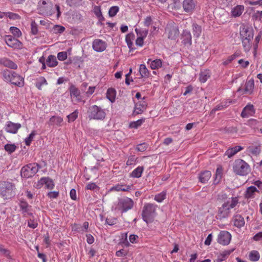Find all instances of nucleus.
I'll return each instance as SVG.
<instances>
[{"instance_id": "338daca9", "label": "nucleus", "mask_w": 262, "mask_h": 262, "mask_svg": "<svg viewBox=\"0 0 262 262\" xmlns=\"http://www.w3.org/2000/svg\"><path fill=\"white\" fill-rule=\"evenodd\" d=\"M253 239L254 241L258 242L262 240V231L256 233L253 237Z\"/></svg>"}, {"instance_id": "5701e85b", "label": "nucleus", "mask_w": 262, "mask_h": 262, "mask_svg": "<svg viewBox=\"0 0 262 262\" xmlns=\"http://www.w3.org/2000/svg\"><path fill=\"white\" fill-rule=\"evenodd\" d=\"M0 64L13 70L17 68V66L15 63L6 58H0Z\"/></svg>"}, {"instance_id": "39448f33", "label": "nucleus", "mask_w": 262, "mask_h": 262, "mask_svg": "<svg viewBox=\"0 0 262 262\" xmlns=\"http://www.w3.org/2000/svg\"><path fill=\"white\" fill-rule=\"evenodd\" d=\"M233 171L239 176H246L251 171L249 165L242 159L236 160L233 165Z\"/></svg>"}, {"instance_id": "72a5a7b5", "label": "nucleus", "mask_w": 262, "mask_h": 262, "mask_svg": "<svg viewBox=\"0 0 262 262\" xmlns=\"http://www.w3.org/2000/svg\"><path fill=\"white\" fill-rule=\"evenodd\" d=\"M131 186L129 185H126L123 184H117L112 187L111 190H115L116 191H127L130 189Z\"/></svg>"}, {"instance_id": "9b49d317", "label": "nucleus", "mask_w": 262, "mask_h": 262, "mask_svg": "<svg viewBox=\"0 0 262 262\" xmlns=\"http://www.w3.org/2000/svg\"><path fill=\"white\" fill-rule=\"evenodd\" d=\"M52 6L51 3L46 0H41L38 3L39 11L42 14H50Z\"/></svg>"}, {"instance_id": "bf43d9fd", "label": "nucleus", "mask_w": 262, "mask_h": 262, "mask_svg": "<svg viewBox=\"0 0 262 262\" xmlns=\"http://www.w3.org/2000/svg\"><path fill=\"white\" fill-rule=\"evenodd\" d=\"M57 58L60 61H63L67 58V53L66 52H60L57 54Z\"/></svg>"}, {"instance_id": "f03ea898", "label": "nucleus", "mask_w": 262, "mask_h": 262, "mask_svg": "<svg viewBox=\"0 0 262 262\" xmlns=\"http://www.w3.org/2000/svg\"><path fill=\"white\" fill-rule=\"evenodd\" d=\"M5 81L10 82L18 87L24 85V79L21 76L13 71L5 70L2 72Z\"/></svg>"}, {"instance_id": "c03bdc74", "label": "nucleus", "mask_w": 262, "mask_h": 262, "mask_svg": "<svg viewBox=\"0 0 262 262\" xmlns=\"http://www.w3.org/2000/svg\"><path fill=\"white\" fill-rule=\"evenodd\" d=\"M79 112L78 110L74 111L71 114L67 116L68 122H72L74 121L78 117Z\"/></svg>"}, {"instance_id": "412c9836", "label": "nucleus", "mask_w": 262, "mask_h": 262, "mask_svg": "<svg viewBox=\"0 0 262 262\" xmlns=\"http://www.w3.org/2000/svg\"><path fill=\"white\" fill-rule=\"evenodd\" d=\"M69 91L71 97L75 99L76 101L79 102L81 100L79 90L74 85L71 84L69 88Z\"/></svg>"}, {"instance_id": "09e8293b", "label": "nucleus", "mask_w": 262, "mask_h": 262, "mask_svg": "<svg viewBox=\"0 0 262 262\" xmlns=\"http://www.w3.org/2000/svg\"><path fill=\"white\" fill-rule=\"evenodd\" d=\"M16 147L14 144H7L5 145V149L9 154L14 152Z\"/></svg>"}, {"instance_id": "bb28decb", "label": "nucleus", "mask_w": 262, "mask_h": 262, "mask_svg": "<svg viewBox=\"0 0 262 262\" xmlns=\"http://www.w3.org/2000/svg\"><path fill=\"white\" fill-rule=\"evenodd\" d=\"M244 10V6L243 5H237L231 9V15L234 17H238L242 15Z\"/></svg>"}, {"instance_id": "8fccbe9b", "label": "nucleus", "mask_w": 262, "mask_h": 262, "mask_svg": "<svg viewBox=\"0 0 262 262\" xmlns=\"http://www.w3.org/2000/svg\"><path fill=\"white\" fill-rule=\"evenodd\" d=\"M134 35L133 34H128L126 36L125 41L129 48H131L133 45V40L134 39Z\"/></svg>"}, {"instance_id": "f257e3e1", "label": "nucleus", "mask_w": 262, "mask_h": 262, "mask_svg": "<svg viewBox=\"0 0 262 262\" xmlns=\"http://www.w3.org/2000/svg\"><path fill=\"white\" fill-rule=\"evenodd\" d=\"M238 203V199L237 197L231 198L225 202L222 206L219 208L217 219L222 220L228 217L230 214L231 209L233 208Z\"/></svg>"}, {"instance_id": "cd10ccee", "label": "nucleus", "mask_w": 262, "mask_h": 262, "mask_svg": "<svg viewBox=\"0 0 262 262\" xmlns=\"http://www.w3.org/2000/svg\"><path fill=\"white\" fill-rule=\"evenodd\" d=\"M233 221L234 225L237 228H241L245 225L244 217L239 214H236L233 216Z\"/></svg>"}, {"instance_id": "774afa93", "label": "nucleus", "mask_w": 262, "mask_h": 262, "mask_svg": "<svg viewBox=\"0 0 262 262\" xmlns=\"http://www.w3.org/2000/svg\"><path fill=\"white\" fill-rule=\"evenodd\" d=\"M127 255V252L123 249L117 251L116 255L118 257L125 256Z\"/></svg>"}, {"instance_id": "4c0bfd02", "label": "nucleus", "mask_w": 262, "mask_h": 262, "mask_svg": "<svg viewBox=\"0 0 262 262\" xmlns=\"http://www.w3.org/2000/svg\"><path fill=\"white\" fill-rule=\"evenodd\" d=\"M260 257L259 253L256 250L251 251L249 254V258L253 261H257Z\"/></svg>"}, {"instance_id": "052dcab7", "label": "nucleus", "mask_w": 262, "mask_h": 262, "mask_svg": "<svg viewBox=\"0 0 262 262\" xmlns=\"http://www.w3.org/2000/svg\"><path fill=\"white\" fill-rule=\"evenodd\" d=\"M7 17L12 20H16L20 18L18 14L12 12H8Z\"/></svg>"}, {"instance_id": "7ed1b4c3", "label": "nucleus", "mask_w": 262, "mask_h": 262, "mask_svg": "<svg viewBox=\"0 0 262 262\" xmlns=\"http://www.w3.org/2000/svg\"><path fill=\"white\" fill-rule=\"evenodd\" d=\"M15 185L9 182H3L0 183V196L4 199H9L15 196Z\"/></svg>"}, {"instance_id": "58836bf2", "label": "nucleus", "mask_w": 262, "mask_h": 262, "mask_svg": "<svg viewBox=\"0 0 262 262\" xmlns=\"http://www.w3.org/2000/svg\"><path fill=\"white\" fill-rule=\"evenodd\" d=\"M166 192L163 191L155 195L154 200L158 203H161L166 199Z\"/></svg>"}, {"instance_id": "49530a36", "label": "nucleus", "mask_w": 262, "mask_h": 262, "mask_svg": "<svg viewBox=\"0 0 262 262\" xmlns=\"http://www.w3.org/2000/svg\"><path fill=\"white\" fill-rule=\"evenodd\" d=\"M36 135V132L34 130L32 131L31 134L29 135L28 137H27L25 140V144L27 146H29L34 138L35 136Z\"/></svg>"}, {"instance_id": "9d476101", "label": "nucleus", "mask_w": 262, "mask_h": 262, "mask_svg": "<svg viewBox=\"0 0 262 262\" xmlns=\"http://www.w3.org/2000/svg\"><path fill=\"white\" fill-rule=\"evenodd\" d=\"M239 34L241 39H253V29L248 25H242L239 28Z\"/></svg>"}, {"instance_id": "603ef678", "label": "nucleus", "mask_w": 262, "mask_h": 262, "mask_svg": "<svg viewBox=\"0 0 262 262\" xmlns=\"http://www.w3.org/2000/svg\"><path fill=\"white\" fill-rule=\"evenodd\" d=\"M10 31L13 35L17 37H18L21 35V32L20 30L15 27H11L10 28Z\"/></svg>"}, {"instance_id": "0eeeda50", "label": "nucleus", "mask_w": 262, "mask_h": 262, "mask_svg": "<svg viewBox=\"0 0 262 262\" xmlns=\"http://www.w3.org/2000/svg\"><path fill=\"white\" fill-rule=\"evenodd\" d=\"M88 114L90 119L103 120L106 116L105 110L96 105L89 107Z\"/></svg>"}, {"instance_id": "a211bd4d", "label": "nucleus", "mask_w": 262, "mask_h": 262, "mask_svg": "<svg viewBox=\"0 0 262 262\" xmlns=\"http://www.w3.org/2000/svg\"><path fill=\"white\" fill-rule=\"evenodd\" d=\"M135 31L138 35H140V36L138 37L136 40V44L137 46L142 47L143 45L144 39L146 37L148 32V30H145L141 31L140 30L136 29Z\"/></svg>"}, {"instance_id": "a19ab883", "label": "nucleus", "mask_w": 262, "mask_h": 262, "mask_svg": "<svg viewBox=\"0 0 262 262\" xmlns=\"http://www.w3.org/2000/svg\"><path fill=\"white\" fill-rule=\"evenodd\" d=\"M248 151L251 154L257 155L260 151V148L259 146L252 145L248 147Z\"/></svg>"}, {"instance_id": "aec40b11", "label": "nucleus", "mask_w": 262, "mask_h": 262, "mask_svg": "<svg viewBox=\"0 0 262 262\" xmlns=\"http://www.w3.org/2000/svg\"><path fill=\"white\" fill-rule=\"evenodd\" d=\"M255 110L253 105L252 104H248L243 110L241 116L243 118H248L253 116Z\"/></svg>"}, {"instance_id": "680f3d73", "label": "nucleus", "mask_w": 262, "mask_h": 262, "mask_svg": "<svg viewBox=\"0 0 262 262\" xmlns=\"http://www.w3.org/2000/svg\"><path fill=\"white\" fill-rule=\"evenodd\" d=\"M59 195V191H51L48 193L47 196L51 199H56Z\"/></svg>"}, {"instance_id": "0e129e2a", "label": "nucleus", "mask_w": 262, "mask_h": 262, "mask_svg": "<svg viewBox=\"0 0 262 262\" xmlns=\"http://www.w3.org/2000/svg\"><path fill=\"white\" fill-rule=\"evenodd\" d=\"M152 22V19L150 16H147L144 21V25L145 26L149 27L151 25Z\"/></svg>"}, {"instance_id": "ddd939ff", "label": "nucleus", "mask_w": 262, "mask_h": 262, "mask_svg": "<svg viewBox=\"0 0 262 262\" xmlns=\"http://www.w3.org/2000/svg\"><path fill=\"white\" fill-rule=\"evenodd\" d=\"M106 47V42L100 39H95L92 43L93 49L97 52H101L104 51Z\"/></svg>"}, {"instance_id": "2f4dec72", "label": "nucleus", "mask_w": 262, "mask_h": 262, "mask_svg": "<svg viewBox=\"0 0 262 262\" xmlns=\"http://www.w3.org/2000/svg\"><path fill=\"white\" fill-rule=\"evenodd\" d=\"M143 170L144 167L143 166H138L130 173V177L134 178H140Z\"/></svg>"}, {"instance_id": "393cba45", "label": "nucleus", "mask_w": 262, "mask_h": 262, "mask_svg": "<svg viewBox=\"0 0 262 262\" xmlns=\"http://www.w3.org/2000/svg\"><path fill=\"white\" fill-rule=\"evenodd\" d=\"M258 192V190L255 186H250L247 188L245 196L247 199L254 198L256 195V193Z\"/></svg>"}, {"instance_id": "f3484780", "label": "nucleus", "mask_w": 262, "mask_h": 262, "mask_svg": "<svg viewBox=\"0 0 262 262\" xmlns=\"http://www.w3.org/2000/svg\"><path fill=\"white\" fill-rule=\"evenodd\" d=\"M21 126L20 123H15L11 121H8L6 124L5 129L8 133L16 134Z\"/></svg>"}, {"instance_id": "e2e57ef3", "label": "nucleus", "mask_w": 262, "mask_h": 262, "mask_svg": "<svg viewBox=\"0 0 262 262\" xmlns=\"http://www.w3.org/2000/svg\"><path fill=\"white\" fill-rule=\"evenodd\" d=\"M147 148V145L146 143H143L138 145L136 149L140 151H144Z\"/></svg>"}, {"instance_id": "6ab92c4d", "label": "nucleus", "mask_w": 262, "mask_h": 262, "mask_svg": "<svg viewBox=\"0 0 262 262\" xmlns=\"http://www.w3.org/2000/svg\"><path fill=\"white\" fill-rule=\"evenodd\" d=\"M146 102L143 100L136 103L134 111V115H139L142 114L146 108Z\"/></svg>"}, {"instance_id": "c756f323", "label": "nucleus", "mask_w": 262, "mask_h": 262, "mask_svg": "<svg viewBox=\"0 0 262 262\" xmlns=\"http://www.w3.org/2000/svg\"><path fill=\"white\" fill-rule=\"evenodd\" d=\"M58 62L57 60L56 56L53 55H49L46 60L47 65L50 68H54L56 67L58 65Z\"/></svg>"}, {"instance_id": "79ce46f5", "label": "nucleus", "mask_w": 262, "mask_h": 262, "mask_svg": "<svg viewBox=\"0 0 262 262\" xmlns=\"http://www.w3.org/2000/svg\"><path fill=\"white\" fill-rule=\"evenodd\" d=\"M19 207L21 209V211L23 213H26L29 210V205L28 203L25 201H20L19 204Z\"/></svg>"}, {"instance_id": "13d9d810", "label": "nucleus", "mask_w": 262, "mask_h": 262, "mask_svg": "<svg viewBox=\"0 0 262 262\" xmlns=\"http://www.w3.org/2000/svg\"><path fill=\"white\" fill-rule=\"evenodd\" d=\"M0 252L7 257H10V252L9 250L5 249L2 245L0 246Z\"/></svg>"}, {"instance_id": "e433bc0d", "label": "nucleus", "mask_w": 262, "mask_h": 262, "mask_svg": "<svg viewBox=\"0 0 262 262\" xmlns=\"http://www.w3.org/2000/svg\"><path fill=\"white\" fill-rule=\"evenodd\" d=\"M252 39H242V45L244 48V51L246 52H249L251 48V41Z\"/></svg>"}, {"instance_id": "423d86ee", "label": "nucleus", "mask_w": 262, "mask_h": 262, "mask_svg": "<svg viewBox=\"0 0 262 262\" xmlns=\"http://www.w3.org/2000/svg\"><path fill=\"white\" fill-rule=\"evenodd\" d=\"M40 168V166L36 163L28 164L21 168V176L26 179L32 177L37 172Z\"/></svg>"}, {"instance_id": "f704fd0d", "label": "nucleus", "mask_w": 262, "mask_h": 262, "mask_svg": "<svg viewBox=\"0 0 262 262\" xmlns=\"http://www.w3.org/2000/svg\"><path fill=\"white\" fill-rule=\"evenodd\" d=\"M139 72L142 77H148L150 74L149 70L144 64H140Z\"/></svg>"}, {"instance_id": "f8f14e48", "label": "nucleus", "mask_w": 262, "mask_h": 262, "mask_svg": "<svg viewBox=\"0 0 262 262\" xmlns=\"http://www.w3.org/2000/svg\"><path fill=\"white\" fill-rule=\"evenodd\" d=\"M231 239V234L226 231H222L218 235L217 242L223 245H228Z\"/></svg>"}, {"instance_id": "de8ad7c7", "label": "nucleus", "mask_w": 262, "mask_h": 262, "mask_svg": "<svg viewBox=\"0 0 262 262\" xmlns=\"http://www.w3.org/2000/svg\"><path fill=\"white\" fill-rule=\"evenodd\" d=\"M119 11L118 6H115L111 7L108 10V15L110 17L115 16Z\"/></svg>"}, {"instance_id": "4468645a", "label": "nucleus", "mask_w": 262, "mask_h": 262, "mask_svg": "<svg viewBox=\"0 0 262 262\" xmlns=\"http://www.w3.org/2000/svg\"><path fill=\"white\" fill-rule=\"evenodd\" d=\"M43 185H45L46 188L49 189H53L55 186L53 181L48 177H43L41 178L37 184V187L40 188Z\"/></svg>"}, {"instance_id": "473e14b6", "label": "nucleus", "mask_w": 262, "mask_h": 262, "mask_svg": "<svg viewBox=\"0 0 262 262\" xmlns=\"http://www.w3.org/2000/svg\"><path fill=\"white\" fill-rule=\"evenodd\" d=\"M211 176V173L210 171H204L200 174V181L202 183H205L210 179Z\"/></svg>"}, {"instance_id": "1a4fd4ad", "label": "nucleus", "mask_w": 262, "mask_h": 262, "mask_svg": "<svg viewBox=\"0 0 262 262\" xmlns=\"http://www.w3.org/2000/svg\"><path fill=\"white\" fill-rule=\"evenodd\" d=\"M165 31L168 37L171 39H175L180 33L178 27L173 23L168 24Z\"/></svg>"}, {"instance_id": "6e6d98bb", "label": "nucleus", "mask_w": 262, "mask_h": 262, "mask_svg": "<svg viewBox=\"0 0 262 262\" xmlns=\"http://www.w3.org/2000/svg\"><path fill=\"white\" fill-rule=\"evenodd\" d=\"M65 30V28L60 25H55L53 27L54 32L55 33H61Z\"/></svg>"}, {"instance_id": "5fc2aeb1", "label": "nucleus", "mask_w": 262, "mask_h": 262, "mask_svg": "<svg viewBox=\"0 0 262 262\" xmlns=\"http://www.w3.org/2000/svg\"><path fill=\"white\" fill-rule=\"evenodd\" d=\"M31 33L34 34L36 35L38 33V28H37V25L35 22V21H32L31 23Z\"/></svg>"}, {"instance_id": "c9c22d12", "label": "nucleus", "mask_w": 262, "mask_h": 262, "mask_svg": "<svg viewBox=\"0 0 262 262\" xmlns=\"http://www.w3.org/2000/svg\"><path fill=\"white\" fill-rule=\"evenodd\" d=\"M192 32L193 35L196 38H199L202 32L201 27L197 25L196 24H193L192 25Z\"/></svg>"}, {"instance_id": "dca6fc26", "label": "nucleus", "mask_w": 262, "mask_h": 262, "mask_svg": "<svg viewBox=\"0 0 262 262\" xmlns=\"http://www.w3.org/2000/svg\"><path fill=\"white\" fill-rule=\"evenodd\" d=\"M5 41L8 46L12 48L18 49L21 46V43L20 41L11 35H7L6 36Z\"/></svg>"}, {"instance_id": "a878e982", "label": "nucleus", "mask_w": 262, "mask_h": 262, "mask_svg": "<svg viewBox=\"0 0 262 262\" xmlns=\"http://www.w3.org/2000/svg\"><path fill=\"white\" fill-rule=\"evenodd\" d=\"M182 42L185 45L190 46L192 43L191 35L189 31L184 30L182 33Z\"/></svg>"}, {"instance_id": "69168bd1", "label": "nucleus", "mask_w": 262, "mask_h": 262, "mask_svg": "<svg viewBox=\"0 0 262 262\" xmlns=\"http://www.w3.org/2000/svg\"><path fill=\"white\" fill-rule=\"evenodd\" d=\"M222 176V169L217 168L216 171V174H215V181H217V183H218L220 181V180Z\"/></svg>"}, {"instance_id": "37998d69", "label": "nucleus", "mask_w": 262, "mask_h": 262, "mask_svg": "<svg viewBox=\"0 0 262 262\" xmlns=\"http://www.w3.org/2000/svg\"><path fill=\"white\" fill-rule=\"evenodd\" d=\"M47 84L48 82L46 79L44 77H41L36 83L35 86L38 90H41L42 85H47Z\"/></svg>"}, {"instance_id": "3c124183", "label": "nucleus", "mask_w": 262, "mask_h": 262, "mask_svg": "<svg viewBox=\"0 0 262 262\" xmlns=\"http://www.w3.org/2000/svg\"><path fill=\"white\" fill-rule=\"evenodd\" d=\"M145 119H139L136 121H134L130 123V127L131 128H137L138 127L140 126L141 124L144 122Z\"/></svg>"}, {"instance_id": "4be33fe9", "label": "nucleus", "mask_w": 262, "mask_h": 262, "mask_svg": "<svg viewBox=\"0 0 262 262\" xmlns=\"http://www.w3.org/2000/svg\"><path fill=\"white\" fill-rule=\"evenodd\" d=\"M195 3L193 0H184L183 8L186 12H192L195 8Z\"/></svg>"}, {"instance_id": "ea45409f", "label": "nucleus", "mask_w": 262, "mask_h": 262, "mask_svg": "<svg viewBox=\"0 0 262 262\" xmlns=\"http://www.w3.org/2000/svg\"><path fill=\"white\" fill-rule=\"evenodd\" d=\"M115 91L113 89H108L107 91V98L112 102H114L115 99Z\"/></svg>"}, {"instance_id": "4d7b16f0", "label": "nucleus", "mask_w": 262, "mask_h": 262, "mask_svg": "<svg viewBox=\"0 0 262 262\" xmlns=\"http://www.w3.org/2000/svg\"><path fill=\"white\" fill-rule=\"evenodd\" d=\"M94 12L95 15L97 16L98 18L100 19L103 17L101 11L100 7L99 6H95L94 8Z\"/></svg>"}, {"instance_id": "b1692460", "label": "nucleus", "mask_w": 262, "mask_h": 262, "mask_svg": "<svg viewBox=\"0 0 262 262\" xmlns=\"http://www.w3.org/2000/svg\"><path fill=\"white\" fill-rule=\"evenodd\" d=\"M63 122V119L62 117L58 116H53L50 118L49 124L60 126L62 125Z\"/></svg>"}, {"instance_id": "a18cd8bd", "label": "nucleus", "mask_w": 262, "mask_h": 262, "mask_svg": "<svg viewBox=\"0 0 262 262\" xmlns=\"http://www.w3.org/2000/svg\"><path fill=\"white\" fill-rule=\"evenodd\" d=\"M210 77L209 72L208 71L202 72L200 75V80L201 82L204 83Z\"/></svg>"}, {"instance_id": "20e7f679", "label": "nucleus", "mask_w": 262, "mask_h": 262, "mask_svg": "<svg viewBox=\"0 0 262 262\" xmlns=\"http://www.w3.org/2000/svg\"><path fill=\"white\" fill-rule=\"evenodd\" d=\"M157 205L151 203L145 204L143 208L142 216L147 224L152 223L156 216Z\"/></svg>"}, {"instance_id": "c85d7f7f", "label": "nucleus", "mask_w": 262, "mask_h": 262, "mask_svg": "<svg viewBox=\"0 0 262 262\" xmlns=\"http://www.w3.org/2000/svg\"><path fill=\"white\" fill-rule=\"evenodd\" d=\"M148 64H150V67L151 69L156 70L161 68L162 64V62L161 59H157L151 60V59H148L147 61Z\"/></svg>"}, {"instance_id": "2eb2a0df", "label": "nucleus", "mask_w": 262, "mask_h": 262, "mask_svg": "<svg viewBox=\"0 0 262 262\" xmlns=\"http://www.w3.org/2000/svg\"><path fill=\"white\" fill-rule=\"evenodd\" d=\"M254 87V82L253 79H250L246 81L245 85V89L243 90L241 88H239L237 90V92H239L242 95L244 94H251L253 91Z\"/></svg>"}, {"instance_id": "864d4df0", "label": "nucleus", "mask_w": 262, "mask_h": 262, "mask_svg": "<svg viewBox=\"0 0 262 262\" xmlns=\"http://www.w3.org/2000/svg\"><path fill=\"white\" fill-rule=\"evenodd\" d=\"M137 158L135 156H130L126 161L127 166H134L137 163Z\"/></svg>"}, {"instance_id": "6e6552de", "label": "nucleus", "mask_w": 262, "mask_h": 262, "mask_svg": "<svg viewBox=\"0 0 262 262\" xmlns=\"http://www.w3.org/2000/svg\"><path fill=\"white\" fill-rule=\"evenodd\" d=\"M134 206V201L129 198H125L119 200L117 208L123 212L131 209Z\"/></svg>"}, {"instance_id": "7c9ffc66", "label": "nucleus", "mask_w": 262, "mask_h": 262, "mask_svg": "<svg viewBox=\"0 0 262 262\" xmlns=\"http://www.w3.org/2000/svg\"><path fill=\"white\" fill-rule=\"evenodd\" d=\"M243 147L241 146H236L232 148L228 149L225 152V155L229 158L232 157L237 152L243 149Z\"/></svg>"}]
</instances>
